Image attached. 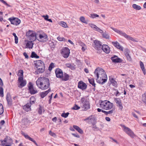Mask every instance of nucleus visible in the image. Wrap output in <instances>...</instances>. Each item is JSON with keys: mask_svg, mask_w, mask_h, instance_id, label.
Returning <instances> with one entry per match:
<instances>
[{"mask_svg": "<svg viewBox=\"0 0 146 146\" xmlns=\"http://www.w3.org/2000/svg\"><path fill=\"white\" fill-rule=\"evenodd\" d=\"M94 73L96 76V80L98 83L103 84L107 81V75L104 71L102 68H97Z\"/></svg>", "mask_w": 146, "mask_h": 146, "instance_id": "1", "label": "nucleus"}, {"mask_svg": "<svg viewBox=\"0 0 146 146\" xmlns=\"http://www.w3.org/2000/svg\"><path fill=\"white\" fill-rule=\"evenodd\" d=\"M36 84L39 88L43 90L48 88L50 84L48 79L44 77H40L36 81Z\"/></svg>", "mask_w": 146, "mask_h": 146, "instance_id": "2", "label": "nucleus"}, {"mask_svg": "<svg viewBox=\"0 0 146 146\" xmlns=\"http://www.w3.org/2000/svg\"><path fill=\"white\" fill-rule=\"evenodd\" d=\"M35 67L37 70L35 72L36 74H38L40 73L43 72L45 70V66L44 62L40 60H38L35 63Z\"/></svg>", "mask_w": 146, "mask_h": 146, "instance_id": "3", "label": "nucleus"}, {"mask_svg": "<svg viewBox=\"0 0 146 146\" xmlns=\"http://www.w3.org/2000/svg\"><path fill=\"white\" fill-rule=\"evenodd\" d=\"M100 106V108L104 110H108L113 108V104L108 100L101 101Z\"/></svg>", "mask_w": 146, "mask_h": 146, "instance_id": "4", "label": "nucleus"}, {"mask_svg": "<svg viewBox=\"0 0 146 146\" xmlns=\"http://www.w3.org/2000/svg\"><path fill=\"white\" fill-rule=\"evenodd\" d=\"M111 28L115 32L123 36L125 38H126L127 40H131L133 42H138V40L133 38V37L127 35L125 33L123 32L122 31L119 30L117 29L111 27Z\"/></svg>", "mask_w": 146, "mask_h": 146, "instance_id": "5", "label": "nucleus"}, {"mask_svg": "<svg viewBox=\"0 0 146 146\" xmlns=\"http://www.w3.org/2000/svg\"><path fill=\"white\" fill-rule=\"evenodd\" d=\"M81 106L86 110L90 108V104L88 100L84 98H82L81 100Z\"/></svg>", "mask_w": 146, "mask_h": 146, "instance_id": "6", "label": "nucleus"}, {"mask_svg": "<svg viewBox=\"0 0 146 146\" xmlns=\"http://www.w3.org/2000/svg\"><path fill=\"white\" fill-rule=\"evenodd\" d=\"M36 33L33 31L29 30L26 33V36L29 39L32 41H34L36 39Z\"/></svg>", "mask_w": 146, "mask_h": 146, "instance_id": "7", "label": "nucleus"}, {"mask_svg": "<svg viewBox=\"0 0 146 146\" xmlns=\"http://www.w3.org/2000/svg\"><path fill=\"white\" fill-rule=\"evenodd\" d=\"M121 127L123 128V131L131 137L133 138L135 135L133 132L129 128L126 127L124 125H121Z\"/></svg>", "mask_w": 146, "mask_h": 146, "instance_id": "8", "label": "nucleus"}, {"mask_svg": "<svg viewBox=\"0 0 146 146\" xmlns=\"http://www.w3.org/2000/svg\"><path fill=\"white\" fill-rule=\"evenodd\" d=\"M93 47L97 50L99 51L101 50L102 46L101 42L98 40H95L94 41Z\"/></svg>", "mask_w": 146, "mask_h": 146, "instance_id": "9", "label": "nucleus"}, {"mask_svg": "<svg viewBox=\"0 0 146 146\" xmlns=\"http://www.w3.org/2000/svg\"><path fill=\"white\" fill-rule=\"evenodd\" d=\"M18 83H19L18 84V87L21 88L26 85L27 82L26 80H23V77H21L18 78Z\"/></svg>", "mask_w": 146, "mask_h": 146, "instance_id": "10", "label": "nucleus"}, {"mask_svg": "<svg viewBox=\"0 0 146 146\" xmlns=\"http://www.w3.org/2000/svg\"><path fill=\"white\" fill-rule=\"evenodd\" d=\"M70 53V50L67 47H65L62 50L61 54L64 58H67Z\"/></svg>", "mask_w": 146, "mask_h": 146, "instance_id": "11", "label": "nucleus"}, {"mask_svg": "<svg viewBox=\"0 0 146 146\" xmlns=\"http://www.w3.org/2000/svg\"><path fill=\"white\" fill-rule=\"evenodd\" d=\"M10 21L12 24L17 26L21 22V20L16 18H10Z\"/></svg>", "mask_w": 146, "mask_h": 146, "instance_id": "12", "label": "nucleus"}, {"mask_svg": "<svg viewBox=\"0 0 146 146\" xmlns=\"http://www.w3.org/2000/svg\"><path fill=\"white\" fill-rule=\"evenodd\" d=\"M39 36L38 40L40 42L46 41L48 40L47 35L44 33L39 34Z\"/></svg>", "mask_w": 146, "mask_h": 146, "instance_id": "13", "label": "nucleus"}, {"mask_svg": "<svg viewBox=\"0 0 146 146\" xmlns=\"http://www.w3.org/2000/svg\"><path fill=\"white\" fill-rule=\"evenodd\" d=\"M55 73L56 76L57 78H63V72L61 69L59 68L56 69Z\"/></svg>", "mask_w": 146, "mask_h": 146, "instance_id": "14", "label": "nucleus"}, {"mask_svg": "<svg viewBox=\"0 0 146 146\" xmlns=\"http://www.w3.org/2000/svg\"><path fill=\"white\" fill-rule=\"evenodd\" d=\"M114 101L117 104V106L119 107V109L121 111L123 108L122 103L121 100L119 98H115Z\"/></svg>", "mask_w": 146, "mask_h": 146, "instance_id": "15", "label": "nucleus"}, {"mask_svg": "<svg viewBox=\"0 0 146 146\" xmlns=\"http://www.w3.org/2000/svg\"><path fill=\"white\" fill-rule=\"evenodd\" d=\"M78 88L82 90H85L87 88V85L85 83L82 81H80L78 84Z\"/></svg>", "mask_w": 146, "mask_h": 146, "instance_id": "16", "label": "nucleus"}, {"mask_svg": "<svg viewBox=\"0 0 146 146\" xmlns=\"http://www.w3.org/2000/svg\"><path fill=\"white\" fill-rule=\"evenodd\" d=\"M29 89L30 93L31 94H34L38 92L37 90L33 88L32 84H31L29 86Z\"/></svg>", "mask_w": 146, "mask_h": 146, "instance_id": "17", "label": "nucleus"}, {"mask_svg": "<svg viewBox=\"0 0 146 146\" xmlns=\"http://www.w3.org/2000/svg\"><path fill=\"white\" fill-rule=\"evenodd\" d=\"M111 59L112 62L114 63H120L122 62V60L116 55L111 57Z\"/></svg>", "mask_w": 146, "mask_h": 146, "instance_id": "18", "label": "nucleus"}, {"mask_svg": "<svg viewBox=\"0 0 146 146\" xmlns=\"http://www.w3.org/2000/svg\"><path fill=\"white\" fill-rule=\"evenodd\" d=\"M21 134L24 136L26 139H28L30 141L33 142L36 145H37L36 141L33 138H31L28 135L26 134L25 133L23 132H22Z\"/></svg>", "mask_w": 146, "mask_h": 146, "instance_id": "19", "label": "nucleus"}, {"mask_svg": "<svg viewBox=\"0 0 146 146\" xmlns=\"http://www.w3.org/2000/svg\"><path fill=\"white\" fill-rule=\"evenodd\" d=\"M101 49L105 52L108 54L110 52V48L107 45L104 44L102 46Z\"/></svg>", "mask_w": 146, "mask_h": 146, "instance_id": "20", "label": "nucleus"}, {"mask_svg": "<svg viewBox=\"0 0 146 146\" xmlns=\"http://www.w3.org/2000/svg\"><path fill=\"white\" fill-rule=\"evenodd\" d=\"M1 145L2 146H9L8 138L6 137L3 140H1Z\"/></svg>", "mask_w": 146, "mask_h": 146, "instance_id": "21", "label": "nucleus"}, {"mask_svg": "<svg viewBox=\"0 0 146 146\" xmlns=\"http://www.w3.org/2000/svg\"><path fill=\"white\" fill-rule=\"evenodd\" d=\"M33 41L29 40H25V42L26 43V48H32L33 46V43L32 42Z\"/></svg>", "mask_w": 146, "mask_h": 146, "instance_id": "22", "label": "nucleus"}, {"mask_svg": "<svg viewBox=\"0 0 146 146\" xmlns=\"http://www.w3.org/2000/svg\"><path fill=\"white\" fill-rule=\"evenodd\" d=\"M31 105V102L27 103L26 105L23 107V109L27 111H28L31 110V108H30Z\"/></svg>", "mask_w": 146, "mask_h": 146, "instance_id": "23", "label": "nucleus"}, {"mask_svg": "<svg viewBox=\"0 0 146 146\" xmlns=\"http://www.w3.org/2000/svg\"><path fill=\"white\" fill-rule=\"evenodd\" d=\"M66 66L72 70H74L76 69V65L74 64L70 63H66L65 64Z\"/></svg>", "mask_w": 146, "mask_h": 146, "instance_id": "24", "label": "nucleus"}, {"mask_svg": "<svg viewBox=\"0 0 146 146\" xmlns=\"http://www.w3.org/2000/svg\"><path fill=\"white\" fill-rule=\"evenodd\" d=\"M112 44L115 47L119 49L120 50L122 51L123 50V47L121 46L117 42H112Z\"/></svg>", "mask_w": 146, "mask_h": 146, "instance_id": "25", "label": "nucleus"}, {"mask_svg": "<svg viewBox=\"0 0 146 146\" xmlns=\"http://www.w3.org/2000/svg\"><path fill=\"white\" fill-rule=\"evenodd\" d=\"M130 51L128 49H126L125 52V54L126 56L127 60L129 61L131 60V58L130 56L129 55Z\"/></svg>", "mask_w": 146, "mask_h": 146, "instance_id": "26", "label": "nucleus"}, {"mask_svg": "<svg viewBox=\"0 0 146 146\" xmlns=\"http://www.w3.org/2000/svg\"><path fill=\"white\" fill-rule=\"evenodd\" d=\"M51 89L49 88L47 90L41 92L40 94V96L42 98H43L46 96L47 94L50 91Z\"/></svg>", "mask_w": 146, "mask_h": 146, "instance_id": "27", "label": "nucleus"}, {"mask_svg": "<svg viewBox=\"0 0 146 146\" xmlns=\"http://www.w3.org/2000/svg\"><path fill=\"white\" fill-rule=\"evenodd\" d=\"M139 64L141 68V69L143 74L144 75H145L146 74V72L144 64L143 62L141 61H140L139 62Z\"/></svg>", "mask_w": 146, "mask_h": 146, "instance_id": "28", "label": "nucleus"}, {"mask_svg": "<svg viewBox=\"0 0 146 146\" xmlns=\"http://www.w3.org/2000/svg\"><path fill=\"white\" fill-rule=\"evenodd\" d=\"M49 46L51 48H54L55 47L56 42L54 41L50 40L48 42Z\"/></svg>", "mask_w": 146, "mask_h": 146, "instance_id": "29", "label": "nucleus"}, {"mask_svg": "<svg viewBox=\"0 0 146 146\" xmlns=\"http://www.w3.org/2000/svg\"><path fill=\"white\" fill-rule=\"evenodd\" d=\"M114 111V109H112L110 111H106L104 110H102V112L103 113H104V114L106 115H108V114H111L113 113Z\"/></svg>", "mask_w": 146, "mask_h": 146, "instance_id": "30", "label": "nucleus"}, {"mask_svg": "<svg viewBox=\"0 0 146 146\" xmlns=\"http://www.w3.org/2000/svg\"><path fill=\"white\" fill-rule=\"evenodd\" d=\"M73 127L74 129H76L77 131H78L79 133L81 134L83 133V131L78 126L76 125H74L73 126Z\"/></svg>", "mask_w": 146, "mask_h": 146, "instance_id": "31", "label": "nucleus"}, {"mask_svg": "<svg viewBox=\"0 0 146 146\" xmlns=\"http://www.w3.org/2000/svg\"><path fill=\"white\" fill-rule=\"evenodd\" d=\"M110 81L113 86H116L117 85V82L113 78H110Z\"/></svg>", "mask_w": 146, "mask_h": 146, "instance_id": "32", "label": "nucleus"}, {"mask_svg": "<svg viewBox=\"0 0 146 146\" xmlns=\"http://www.w3.org/2000/svg\"><path fill=\"white\" fill-rule=\"evenodd\" d=\"M88 80L90 84H92L93 86L94 87V88L96 87V84L94 83V79L93 78H92L91 79H89Z\"/></svg>", "mask_w": 146, "mask_h": 146, "instance_id": "33", "label": "nucleus"}, {"mask_svg": "<svg viewBox=\"0 0 146 146\" xmlns=\"http://www.w3.org/2000/svg\"><path fill=\"white\" fill-rule=\"evenodd\" d=\"M63 77L64 78H62V79L63 80L66 81L68 80L69 79V76L68 74L66 73H65L64 74V75L63 76Z\"/></svg>", "mask_w": 146, "mask_h": 146, "instance_id": "34", "label": "nucleus"}, {"mask_svg": "<svg viewBox=\"0 0 146 146\" xmlns=\"http://www.w3.org/2000/svg\"><path fill=\"white\" fill-rule=\"evenodd\" d=\"M133 7L135 9L139 10L141 9V8L138 5L135 4H133L132 5Z\"/></svg>", "mask_w": 146, "mask_h": 146, "instance_id": "35", "label": "nucleus"}, {"mask_svg": "<svg viewBox=\"0 0 146 146\" xmlns=\"http://www.w3.org/2000/svg\"><path fill=\"white\" fill-rule=\"evenodd\" d=\"M31 57L32 58H39V56H38L37 54L34 52H32Z\"/></svg>", "mask_w": 146, "mask_h": 146, "instance_id": "36", "label": "nucleus"}, {"mask_svg": "<svg viewBox=\"0 0 146 146\" xmlns=\"http://www.w3.org/2000/svg\"><path fill=\"white\" fill-rule=\"evenodd\" d=\"M92 115L91 116L89 117H88L86 118L84 120L85 121H86L87 120H91V122L93 121H94L95 119L94 118V117H92Z\"/></svg>", "mask_w": 146, "mask_h": 146, "instance_id": "37", "label": "nucleus"}, {"mask_svg": "<svg viewBox=\"0 0 146 146\" xmlns=\"http://www.w3.org/2000/svg\"><path fill=\"white\" fill-rule=\"evenodd\" d=\"M142 100L143 101L146 103V92L145 93L142 95Z\"/></svg>", "mask_w": 146, "mask_h": 146, "instance_id": "38", "label": "nucleus"}, {"mask_svg": "<svg viewBox=\"0 0 146 146\" xmlns=\"http://www.w3.org/2000/svg\"><path fill=\"white\" fill-rule=\"evenodd\" d=\"M80 21L82 23L87 24V23L85 21V17H81L80 18Z\"/></svg>", "mask_w": 146, "mask_h": 146, "instance_id": "39", "label": "nucleus"}, {"mask_svg": "<svg viewBox=\"0 0 146 146\" xmlns=\"http://www.w3.org/2000/svg\"><path fill=\"white\" fill-rule=\"evenodd\" d=\"M28 119L27 117L24 118L22 119V122L24 124H26L28 122Z\"/></svg>", "mask_w": 146, "mask_h": 146, "instance_id": "40", "label": "nucleus"}, {"mask_svg": "<svg viewBox=\"0 0 146 146\" xmlns=\"http://www.w3.org/2000/svg\"><path fill=\"white\" fill-rule=\"evenodd\" d=\"M102 36L104 38L106 39H109L110 36L108 34L106 33H105L102 34Z\"/></svg>", "mask_w": 146, "mask_h": 146, "instance_id": "41", "label": "nucleus"}, {"mask_svg": "<svg viewBox=\"0 0 146 146\" xmlns=\"http://www.w3.org/2000/svg\"><path fill=\"white\" fill-rule=\"evenodd\" d=\"M99 15H98L95 14H90V17L93 19L95 18L96 17H99Z\"/></svg>", "mask_w": 146, "mask_h": 146, "instance_id": "42", "label": "nucleus"}, {"mask_svg": "<svg viewBox=\"0 0 146 146\" xmlns=\"http://www.w3.org/2000/svg\"><path fill=\"white\" fill-rule=\"evenodd\" d=\"M3 88L2 87H0V96L1 97H3L4 96Z\"/></svg>", "mask_w": 146, "mask_h": 146, "instance_id": "43", "label": "nucleus"}, {"mask_svg": "<svg viewBox=\"0 0 146 146\" xmlns=\"http://www.w3.org/2000/svg\"><path fill=\"white\" fill-rule=\"evenodd\" d=\"M3 112V106L2 104H0V115L2 114Z\"/></svg>", "mask_w": 146, "mask_h": 146, "instance_id": "44", "label": "nucleus"}, {"mask_svg": "<svg viewBox=\"0 0 146 146\" xmlns=\"http://www.w3.org/2000/svg\"><path fill=\"white\" fill-rule=\"evenodd\" d=\"M58 40L60 41L65 42L66 41V40L64 37H58L57 38Z\"/></svg>", "mask_w": 146, "mask_h": 146, "instance_id": "45", "label": "nucleus"}, {"mask_svg": "<svg viewBox=\"0 0 146 146\" xmlns=\"http://www.w3.org/2000/svg\"><path fill=\"white\" fill-rule=\"evenodd\" d=\"M61 25L64 28H66L67 27L66 23L63 21H61L60 23Z\"/></svg>", "mask_w": 146, "mask_h": 146, "instance_id": "46", "label": "nucleus"}, {"mask_svg": "<svg viewBox=\"0 0 146 146\" xmlns=\"http://www.w3.org/2000/svg\"><path fill=\"white\" fill-rule=\"evenodd\" d=\"M23 71L22 70H19L18 73V75L20 76L19 77H23Z\"/></svg>", "mask_w": 146, "mask_h": 146, "instance_id": "47", "label": "nucleus"}, {"mask_svg": "<svg viewBox=\"0 0 146 146\" xmlns=\"http://www.w3.org/2000/svg\"><path fill=\"white\" fill-rule=\"evenodd\" d=\"M96 121L95 119L94 120V121H93L92 122V123L93 125L92 128L94 129H97V127L96 126V125H95V124L96 123Z\"/></svg>", "mask_w": 146, "mask_h": 146, "instance_id": "48", "label": "nucleus"}, {"mask_svg": "<svg viewBox=\"0 0 146 146\" xmlns=\"http://www.w3.org/2000/svg\"><path fill=\"white\" fill-rule=\"evenodd\" d=\"M54 67V64L53 63H51L48 69L49 70H51L52 68Z\"/></svg>", "mask_w": 146, "mask_h": 146, "instance_id": "49", "label": "nucleus"}, {"mask_svg": "<svg viewBox=\"0 0 146 146\" xmlns=\"http://www.w3.org/2000/svg\"><path fill=\"white\" fill-rule=\"evenodd\" d=\"M69 114V113L68 112H67L66 113H63L61 114V116L64 118H66L68 116Z\"/></svg>", "mask_w": 146, "mask_h": 146, "instance_id": "50", "label": "nucleus"}, {"mask_svg": "<svg viewBox=\"0 0 146 146\" xmlns=\"http://www.w3.org/2000/svg\"><path fill=\"white\" fill-rule=\"evenodd\" d=\"M82 46V50L83 51H84L85 50L86 48V45L84 44V43H82V45H81Z\"/></svg>", "mask_w": 146, "mask_h": 146, "instance_id": "51", "label": "nucleus"}, {"mask_svg": "<svg viewBox=\"0 0 146 146\" xmlns=\"http://www.w3.org/2000/svg\"><path fill=\"white\" fill-rule=\"evenodd\" d=\"M80 107L78 106L76 104H75L74 106L72 108V109L74 110H78L80 109Z\"/></svg>", "mask_w": 146, "mask_h": 146, "instance_id": "52", "label": "nucleus"}, {"mask_svg": "<svg viewBox=\"0 0 146 146\" xmlns=\"http://www.w3.org/2000/svg\"><path fill=\"white\" fill-rule=\"evenodd\" d=\"M89 25L91 27L93 28L94 29L96 27V25L93 24L89 23Z\"/></svg>", "mask_w": 146, "mask_h": 146, "instance_id": "53", "label": "nucleus"}, {"mask_svg": "<svg viewBox=\"0 0 146 146\" xmlns=\"http://www.w3.org/2000/svg\"><path fill=\"white\" fill-rule=\"evenodd\" d=\"M49 134L50 135H51L52 136L54 137H55L56 136V134L52 132L51 131H49Z\"/></svg>", "mask_w": 146, "mask_h": 146, "instance_id": "54", "label": "nucleus"}, {"mask_svg": "<svg viewBox=\"0 0 146 146\" xmlns=\"http://www.w3.org/2000/svg\"><path fill=\"white\" fill-rule=\"evenodd\" d=\"M38 113L39 114H41L42 113V111L41 107V106H40L38 110Z\"/></svg>", "mask_w": 146, "mask_h": 146, "instance_id": "55", "label": "nucleus"}, {"mask_svg": "<svg viewBox=\"0 0 146 146\" xmlns=\"http://www.w3.org/2000/svg\"><path fill=\"white\" fill-rule=\"evenodd\" d=\"M0 1L3 3L4 5L7 6H9V5L5 1L3 0H0Z\"/></svg>", "mask_w": 146, "mask_h": 146, "instance_id": "56", "label": "nucleus"}, {"mask_svg": "<svg viewBox=\"0 0 146 146\" xmlns=\"http://www.w3.org/2000/svg\"><path fill=\"white\" fill-rule=\"evenodd\" d=\"M5 123V121L4 120H2L1 121L0 123V125H1V127Z\"/></svg>", "mask_w": 146, "mask_h": 146, "instance_id": "57", "label": "nucleus"}, {"mask_svg": "<svg viewBox=\"0 0 146 146\" xmlns=\"http://www.w3.org/2000/svg\"><path fill=\"white\" fill-rule=\"evenodd\" d=\"M42 17L44 18V19L46 20L47 21L48 19V15H43Z\"/></svg>", "mask_w": 146, "mask_h": 146, "instance_id": "58", "label": "nucleus"}, {"mask_svg": "<svg viewBox=\"0 0 146 146\" xmlns=\"http://www.w3.org/2000/svg\"><path fill=\"white\" fill-rule=\"evenodd\" d=\"M15 44H17L18 43V38L17 36H15Z\"/></svg>", "mask_w": 146, "mask_h": 146, "instance_id": "59", "label": "nucleus"}, {"mask_svg": "<svg viewBox=\"0 0 146 146\" xmlns=\"http://www.w3.org/2000/svg\"><path fill=\"white\" fill-rule=\"evenodd\" d=\"M132 114L134 117L138 119V116H137V115H136V114L132 112Z\"/></svg>", "mask_w": 146, "mask_h": 146, "instance_id": "60", "label": "nucleus"}, {"mask_svg": "<svg viewBox=\"0 0 146 146\" xmlns=\"http://www.w3.org/2000/svg\"><path fill=\"white\" fill-rule=\"evenodd\" d=\"M23 55L24 56H25V58H29V56L27 55V53L25 52L23 53Z\"/></svg>", "mask_w": 146, "mask_h": 146, "instance_id": "61", "label": "nucleus"}, {"mask_svg": "<svg viewBox=\"0 0 146 146\" xmlns=\"http://www.w3.org/2000/svg\"><path fill=\"white\" fill-rule=\"evenodd\" d=\"M72 135H73L75 137H77V138H79L80 137V136L76 134H75V133H72Z\"/></svg>", "mask_w": 146, "mask_h": 146, "instance_id": "62", "label": "nucleus"}, {"mask_svg": "<svg viewBox=\"0 0 146 146\" xmlns=\"http://www.w3.org/2000/svg\"><path fill=\"white\" fill-rule=\"evenodd\" d=\"M105 119L107 121H110L111 120V119L110 118H109L108 117H106L105 118Z\"/></svg>", "mask_w": 146, "mask_h": 146, "instance_id": "63", "label": "nucleus"}, {"mask_svg": "<svg viewBox=\"0 0 146 146\" xmlns=\"http://www.w3.org/2000/svg\"><path fill=\"white\" fill-rule=\"evenodd\" d=\"M117 91L116 92V93L115 94V96H117L120 95V94L119 92L118 91V90H116Z\"/></svg>", "mask_w": 146, "mask_h": 146, "instance_id": "64", "label": "nucleus"}]
</instances>
